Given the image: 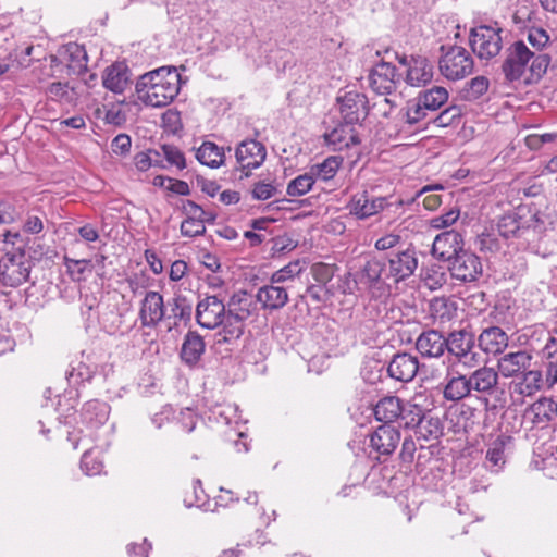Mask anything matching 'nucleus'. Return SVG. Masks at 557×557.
Instances as JSON below:
<instances>
[{
    "label": "nucleus",
    "instance_id": "obj_50",
    "mask_svg": "<svg viewBox=\"0 0 557 557\" xmlns=\"http://www.w3.org/2000/svg\"><path fill=\"white\" fill-rule=\"evenodd\" d=\"M523 374V381L521 385L524 386L521 388L522 393L532 394L535 391L541 388L542 384V373L539 370H527Z\"/></svg>",
    "mask_w": 557,
    "mask_h": 557
},
{
    "label": "nucleus",
    "instance_id": "obj_4",
    "mask_svg": "<svg viewBox=\"0 0 557 557\" xmlns=\"http://www.w3.org/2000/svg\"><path fill=\"white\" fill-rule=\"evenodd\" d=\"M552 58L547 53L532 51L523 40H517L506 48L500 70L504 82H518L530 72L531 78L541 79L547 72Z\"/></svg>",
    "mask_w": 557,
    "mask_h": 557
},
{
    "label": "nucleus",
    "instance_id": "obj_31",
    "mask_svg": "<svg viewBox=\"0 0 557 557\" xmlns=\"http://www.w3.org/2000/svg\"><path fill=\"white\" fill-rule=\"evenodd\" d=\"M404 400L397 396H385L381 398L373 408L374 417L382 425H392L398 422Z\"/></svg>",
    "mask_w": 557,
    "mask_h": 557
},
{
    "label": "nucleus",
    "instance_id": "obj_33",
    "mask_svg": "<svg viewBox=\"0 0 557 557\" xmlns=\"http://www.w3.org/2000/svg\"><path fill=\"white\" fill-rule=\"evenodd\" d=\"M224 148L212 141H203L196 150V159L199 163L211 169L220 168L224 163Z\"/></svg>",
    "mask_w": 557,
    "mask_h": 557
},
{
    "label": "nucleus",
    "instance_id": "obj_59",
    "mask_svg": "<svg viewBox=\"0 0 557 557\" xmlns=\"http://www.w3.org/2000/svg\"><path fill=\"white\" fill-rule=\"evenodd\" d=\"M44 213L38 212V214H34L32 212L27 213L26 220L23 225V231L28 234H38L44 230Z\"/></svg>",
    "mask_w": 557,
    "mask_h": 557
},
{
    "label": "nucleus",
    "instance_id": "obj_49",
    "mask_svg": "<svg viewBox=\"0 0 557 557\" xmlns=\"http://www.w3.org/2000/svg\"><path fill=\"white\" fill-rule=\"evenodd\" d=\"M529 44L537 51L536 53H543L542 50L548 45L549 36L547 32L540 27H532L528 32Z\"/></svg>",
    "mask_w": 557,
    "mask_h": 557
},
{
    "label": "nucleus",
    "instance_id": "obj_28",
    "mask_svg": "<svg viewBox=\"0 0 557 557\" xmlns=\"http://www.w3.org/2000/svg\"><path fill=\"white\" fill-rule=\"evenodd\" d=\"M129 81V69L124 62L111 64L104 70L102 75L103 86L114 94H122L128 86Z\"/></svg>",
    "mask_w": 557,
    "mask_h": 557
},
{
    "label": "nucleus",
    "instance_id": "obj_60",
    "mask_svg": "<svg viewBox=\"0 0 557 557\" xmlns=\"http://www.w3.org/2000/svg\"><path fill=\"white\" fill-rule=\"evenodd\" d=\"M17 212L14 203L9 199L0 200V223L10 224L15 221Z\"/></svg>",
    "mask_w": 557,
    "mask_h": 557
},
{
    "label": "nucleus",
    "instance_id": "obj_10",
    "mask_svg": "<svg viewBox=\"0 0 557 557\" xmlns=\"http://www.w3.org/2000/svg\"><path fill=\"white\" fill-rule=\"evenodd\" d=\"M446 350L457 362L465 366H474L479 361V352L475 351L476 338L473 332L462 329L453 331L446 337Z\"/></svg>",
    "mask_w": 557,
    "mask_h": 557
},
{
    "label": "nucleus",
    "instance_id": "obj_11",
    "mask_svg": "<svg viewBox=\"0 0 557 557\" xmlns=\"http://www.w3.org/2000/svg\"><path fill=\"white\" fill-rule=\"evenodd\" d=\"M470 391L480 394L475 401L483 406L486 412L496 410L497 406L491 403L487 395H492L497 389L498 372L493 368L481 367L467 375Z\"/></svg>",
    "mask_w": 557,
    "mask_h": 557
},
{
    "label": "nucleus",
    "instance_id": "obj_21",
    "mask_svg": "<svg viewBox=\"0 0 557 557\" xmlns=\"http://www.w3.org/2000/svg\"><path fill=\"white\" fill-rule=\"evenodd\" d=\"M463 250V238L455 230L445 231L438 234L432 246V253L441 261H449Z\"/></svg>",
    "mask_w": 557,
    "mask_h": 557
},
{
    "label": "nucleus",
    "instance_id": "obj_56",
    "mask_svg": "<svg viewBox=\"0 0 557 557\" xmlns=\"http://www.w3.org/2000/svg\"><path fill=\"white\" fill-rule=\"evenodd\" d=\"M102 462L97 460L89 451H85L81 459V469L87 475H96L102 470Z\"/></svg>",
    "mask_w": 557,
    "mask_h": 557
},
{
    "label": "nucleus",
    "instance_id": "obj_63",
    "mask_svg": "<svg viewBox=\"0 0 557 557\" xmlns=\"http://www.w3.org/2000/svg\"><path fill=\"white\" fill-rule=\"evenodd\" d=\"M296 247L294 242L287 236H278L272 238L271 253L272 256L282 255L293 250Z\"/></svg>",
    "mask_w": 557,
    "mask_h": 557
},
{
    "label": "nucleus",
    "instance_id": "obj_17",
    "mask_svg": "<svg viewBox=\"0 0 557 557\" xmlns=\"http://www.w3.org/2000/svg\"><path fill=\"white\" fill-rule=\"evenodd\" d=\"M387 200L384 197H374L367 190L357 193L351 196L347 203L349 213L358 220L368 219L381 212L386 206Z\"/></svg>",
    "mask_w": 557,
    "mask_h": 557
},
{
    "label": "nucleus",
    "instance_id": "obj_41",
    "mask_svg": "<svg viewBox=\"0 0 557 557\" xmlns=\"http://www.w3.org/2000/svg\"><path fill=\"white\" fill-rule=\"evenodd\" d=\"M486 468L498 472L506 463L505 459V440L497 437L486 451Z\"/></svg>",
    "mask_w": 557,
    "mask_h": 557
},
{
    "label": "nucleus",
    "instance_id": "obj_40",
    "mask_svg": "<svg viewBox=\"0 0 557 557\" xmlns=\"http://www.w3.org/2000/svg\"><path fill=\"white\" fill-rule=\"evenodd\" d=\"M168 305L170 306L172 313L168 318L173 317L175 320L184 323H187L191 320L193 304L187 298V296L183 294H174L173 298L169 300Z\"/></svg>",
    "mask_w": 557,
    "mask_h": 557
},
{
    "label": "nucleus",
    "instance_id": "obj_48",
    "mask_svg": "<svg viewBox=\"0 0 557 557\" xmlns=\"http://www.w3.org/2000/svg\"><path fill=\"white\" fill-rule=\"evenodd\" d=\"M206 233V225L202 224V220L196 218L185 219L181 223V234L184 237H197L202 236Z\"/></svg>",
    "mask_w": 557,
    "mask_h": 557
},
{
    "label": "nucleus",
    "instance_id": "obj_39",
    "mask_svg": "<svg viewBox=\"0 0 557 557\" xmlns=\"http://www.w3.org/2000/svg\"><path fill=\"white\" fill-rule=\"evenodd\" d=\"M343 161L344 159L341 156H330L321 163L312 165L310 168V172L314 180L318 178L326 182L336 175L343 164Z\"/></svg>",
    "mask_w": 557,
    "mask_h": 557
},
{
    "label": "nucleus",
    "instance_id": "obj_13",
    "mask_svg": "<svg viewBox=\"0 0 557 557\" xmlns=\"http://www.w3.org/2000/svg\"><path fill=\"white\" fill-rule=\"evenodd\" d=\"M448 269L454 278L461 282H473L482 275L480 258L468 250H462L448 261Z\"/></svg>",
    "mask_w": 557,
    "mask_h": 557
},
{
    "label": "nucleus",
    "instance_id": "obj_57",
    "mask_svg": "<svg viewBox=\"0 0 557 557\" xmlns=\"http://www.w3.org/2000/svg\"><path fill=\"white\" fill-rule=\"evenodd\" d=\"M276 187L271 183L257 182L251 189L252 198L256 200H267L276 194Z\"/></svg>",
    "mask_w": 557,
    "mask_h": 557
},
{
    "label": "nucleus",
    "instance_id": "obj_46",
    "mask_svg": "<svg viewBox=\"0 0 557 557\" xmlns=\"http://www.w3.org/2000/svg\"><path fill=\"white\" fill-rule=\"evenodd\" d=\"M462 110L458 106H450L446 109H444L442 112H440L434 117L430 119L429 122H432L438 127H447L456 122H458L461 119Z\"/></svg>",
    "mask_w": 557,
    "mask_h": 557
},
{
    "label": "nucleus",
    "instance_id": "obj_36",
    "mask_svg": "<svg viewBox=\"0 0 557 557\" xmlns=\"http://www.w3.org/2000/svg\"><path fill=\"white\" fill-rule=\"evenodd\" d=\"M456 302L446 297H435L429 302V313L440 323H446L456 317Z\"/></svg>",
    "mask_w": 557,
    "mask_h": 557
},
{
    "label": "nucleus",
    "instance_id": "obj_54",
    "mask_svg": "<svg viewBox=\"0 0 557 557\" xmlns=\"http://www.w3.org/2000/svg\"><path fill=\"white\" fill-rule=\"evenodd\" d=\"M476 242L481 251L494 253L500 250V243L492 232H483Z\"/></svg>",
    "mask_w": 557,
    "mask_h": 557
},
{
    "label": "nucleus",
    "instance_id": "obj_42",
    "mask_svg": "<svg viewBox=\"0 0 557 557\" xmlns=\"http://www.w3.org/2000/svg\"><path fill=\"white\" fill-rule=\"evenodd\" d=\"M490 86V82L484 76H476L468 82L461 89V98L467 101H474L483 96Z\"/></svg>",
    "mask_w": 557,
    "mask_h": 557
},
{
    "label": "nucleus",
    "instance_id": "obj_2",
    "mask_svg": "<svg viewBox=\"0 0 557 557\" xmlns=\"http://www.w3.org/2000/svg\"><path fill=\"white\" fill-rule=\"evenodd\" d=\"M225 309L224 331L215 333L214 344L218 347L226 345V350L233 351L244 335L246 321L258 311L257 300L248 292L238 290L226 296Z\"/></svg>",
    "mask_w": 557,
    "mask_h": 557
},
{
    "label": "nucleus",
    "instance_id": "obj_25",
    "mask_svg": "<svg viewBox=\"0 0 557 557\" xmlns=\"http://www.w3.org/2000/svg\"><path fill=\"white\" fill-rule=\"evenodd\" d=\"M257 304L260 302L262 308L270 311L282 309L288 302L287 288L278 284H270L260 287L255 297Z\"/></svg>",
    "mask_w": 557,
    "mask_h": 557
},
{
    "label": "nucleus",
    "instance_id": "obj_64",
    "mask_svg": "<svg viewBox=\"0 0 557 557\" xmlns=\"http://www.w3.org/2000/svg\"><path fill=\"white\" fill-rule=\"evenodd\" d=\"M132 140L127 134H119L111 143V149L115 154H126L131 150Z\"/></svg>",
    "mask_w": 557,
    "mask_h": 557
},
{
    "label": "nucleus",
    "instance_id": "obj_38",
    "mask_svg": "<svg viewBox=\"0 0 557 557\" xmlns=\"http://www.w3.org/2000/svg\"><path fill=\"white\" fill-rule=\"evenodd\" d=\"M418 98L424 109L435 112L448 101V91L444 87L434 86L419 92Z\"/></svg>",
    "mask_w": 557,
    "mask_h": 557
},
{
    "label": "nucleus",
    "instance_id": "obj_24",
    "mask_svg": "<svg viewBox=\"0 0 557 557\" xmlns=\"http://www.w3.org/2000/svg\"><path fill=\"white\" fill-rule=\"evenodd\" d=\"M446 337L436 330L422 332L416 342V348L422 357L440 358L446 351Z\"/></svg>",
    "mask_w": 557,
    "mask_h": 557
},
{
    "label": "nucleus",
    "instance_id": "obj_61",
    "mask_svg": "<svg viewBox=\"0 0 557 557\" xmlns=\"http://www.w3.org/2000/svg\"><path fill=\"white\" fill-rule=\"evenodd\" d=\"M541 357L545 361V363H548V361H556L557 360V336L555 335H548L545 339V345L541 349Z\"/></svg>",
    "mask_w": 557,
    "mask_h": 557
},
{
    "label": "nucleus",
    "instance_id": "obj_23",
    "mask_svg": "<svg viewBox=\"0 0 557 557\" xmlns=\"http://www.w3.org/2000/svg\"><path fill=\"white\" fill-rule=\"evenodd\" d=\"M434 75V67L431 61L420 54H413L408 62L406 83L412 87H422L431 83Z\"/></svg>",
    "mask_w": 557,
    "mask_h": 557
},
{
    "label": "nucleus",
    "instance_id": "obj_58",
    "mask_svg": "<svg viewBox=\"0 0 557 557\" xmlns=\"http://www.w3.org/2000/svg\"><path fill=\"white\" fill-rule=\"evenodd\" d=\"M458 209H450L446 213L435 216L431 220V226L434 228H446L453 225L459 218Z\"/></svg>",
    "mask_w": 557,
    "mask_h": 557
},
{
    "label": "nucleus",
    "instance_id": "obj_19",
    "mask_svg": "<svg viewBox=\"0 0 557 557\" xmlns=\"http://www.w3.org/2000/svg\"><path fill=\"white\" fill-rule=\"evenodd\" d=\"M397 69L391 62H379L369 73L370 87L380 95L396 90Z\"/></svg>",
    "mask_w": 557,
    "mask_h": 557
},
{
    "label": "nucleus",
    "instance_id": "obj_37",
    "mask_svg": "<svg viewBox=\"0 0 557 557\" xmlns=\"http://www.w3.org/2000/svg\"><path fill=\"white\" fill-rule=\"evenodd\" d=\"M96 373V367H91L84 360L75 359L66 371V380L70 385L78 386L85 382H89Z\"/></svg>",
    "mask_w": 557,
    "mask_h": 557
},
{
    "label": "nucleus",
    "instance_id": "obj_32",
    "mask_svg": "<svg viewBox=\"0 0 557 557\" xmlns=\"http://www.w3.org/2000/svg\"><path fill=\"white\" fill-rule=\"evenodd\" d=\"M385 267L386 264L382 260L369 259L356 274V283L361 284L366 289L377 286L382 281Z\"/></svg>",
    "mask_w": 557,
    "mask_h": 557
},
{
    "label": "nucleus",
    "instance_id": "obj_53",
    "mask_svg": "<svg viewBox=\"0 0 557 557\" xmlns=\"http://www.w3.org/2000/svg\"><path fill=\"white\" fill-rule=\"evenodd\" d=\"M90 261L86 259L75 260L69 257L64 258V264L67 268V272L70 273L72 280L76 282H81L84 278L86 265Z\"/></svg>",
    "mask_w": 557,
    "mask_h": 557
},
{
    "label": "nucleus",
    "instance_id": "obj_18",
    "mask_svg": "<svg viewBox=\"0 0 557 557\" xmlns=\"http://www.w3.org/2000/svg\"><path fill=\"white\" fill-rule=\"evenodd\" d=\"M370 447L379 454L376 458L381 461V457L384 460L389 457L397 448L400 442V432L393 425H380L369 436Z\"/></svg>",
    "mask_w": 557,
    "mask_h": 557
},
{
    "label": "nucleus",
    "instance_id": "obj_20",
    "mask_svg": "<svg viewBox=\"0 0 557 557\" xmlns=\"http://www.w3.org/2000/svg\"><path fill=\"white\" fill-rule=\"evenodd\" d=\"M323 138L327 145L333 146L334 150H343L361 144L356 125L344 120H341L333 129L324 133Z\"/></svg>",
    "mask_w": 557,
    "mask_h": 557
},
{
    "label": "nucleus",
    "instance_id": "obj_47",
    "mask_svg": "<svg viewBox=\"0 0 557 557\" xmlns=\"http://www.w3.org/2000/svg\"><path fill=\"white\" fill-rule=\"evenodd\" d=\"M47 96L52 101L71 103L72 95L67 83H51L46 90Z\"/></svg>",
    "mask_w": 557,
    "mask_h": 557
},
{
    "label": "nucleus",
    "instance_id": "obj_45",
    "mask_svg": "<svg viewBox=\"0 0 557 557\" xmlns=\"http://www.w3.org/2000/svg\"><path fill=\"white\" fill-rule=\"evenodd\" d=\"M160 148L168 166H175L180 171L187 166L185 156L180 148L169 144L161 145Z\"/></svg>",
    "mask_w": 557,
    "mask_h": 557
},
{
    "label": "nucleus",
    "instance_id": "obj_29",
    "mask_svg": "<svg viewBox=\"0 0 557 557\" xmlns=\"http://www.w3.org/2000/svg\"><path fill=\"white\" fill-rule=\"evenodd\" d=\"M109 414L110 406L108 403L91 399L83 405L81 410V421L89 428L97 429L108 421Z\"/></svg>",
    "mask_w": 557,
    "mask_h": 557
},
{
    "label": "nucleus",
    "instance_id": "obj_35",
    "mask_svg": "<svg viewBox=\"0 0 557 557\" xmlns=\"http://www.w3.org/2000/svg\"><path fill=\"white\" fill-rule=\"evenodd\" d=\"M424 419L425 412L421 406L404 400L397 422L399 428L422 429L424 428Z\"/></svg>",
    "mask_w": 557,
    "mask_h": 557
},
{
    "label": "nucleus",
    "instance_id": "obj_1",
    "mask_svg": "<svg viewBox=\"0 0 557 557\" xmlns=\"http://www.w3.org/2000/svg\"><path fill=\"white\" fill-rule=\"evenodd\" d=\"M552 224L549 214L541 211L534 203L521 205L500 215L496 222L498 234L505 239H540Z\"/></svg>",
    "mask_w": 557,
    "mask_h": 557
},
{
    "label": "nucleus",
    "instance_id": "obj_5",
    "mask_svg": "<svg viewBox=\"0 0 557 557\" xmlns=\"http://www.w3.org/2000/svg\"><path fill=\"white\" fill-rule=\"evenodd\" d=\"M3 236L0 248L2 285L17 287L29 278L30 261L26 258L25 243L20 233L8 231Z\"/></svg>",
    "mask_w": 557,
    "mask_h": 557
},
{
    "label": "nucleus",
    "instance_id": "obj_34",
    "mask_svg": "<svg viewBox=\"0 0 557 557\" xmlns=\"http://www.w3.org/2000/svg\"><path fill=\"white\" fill-rule=\"evenodd\" d=\"M64 58L73 74L82 75L87 71L88 57L83 46L75 42L67 44L64 46Z\"/></svg>",
    "mask_w": 557,
    "mask_h": 557
},
{
    "label": "nucleus",
    "instance_id": "obj_7",
    "mask_svg": "<svg viewBox=\"0 0 557 557\" xmlns=\"http://www.w3.org/2000/svg\"><path fill=\"white\" fill-rule=\"evenodd\" d=\"M441 46L442 57L438 60V69L444 77L449 81H459L473 71V59L470 53L460 46Z\"/></svg>",
    "mask_w": 557,
    "mask_h": 557
},
{
    "label": "nucleus",
    "instance_id": "obj_9",
    "mask_svg": "<svg viewBox=\"0 0 557 557\" xmlns=\"http://www.w3.org/2000/svg\"><path fill=\"white\" fill-rule=\"evenodd\" d=\"M503 29L488 25H480L470 32L469 44L474 54L481 60H490L502 50Z\"/></svg>",
    "mask_w": 557,
    "mask_h": 557
},
{
    "label": "nucleus",
    "instance_id": "obj_52",
    "mask_svg": "<svg viewBox=\"0 0 557 557\" xmlns=\"http://www.w3.org/2000/svg\"><path fill=\"white\" fill-rule=\"evenodd\" d=\"M311 271L313 278L322 286H325L334 276V265L322 262L313 264Z\"/></svg>",
    "mask_w": 557,
    "mask_h": 557
},
{
    "label": "nucleus",
    "instance_id": "obj_16",
    "mask_svg": "<svg viewBox=\"0 0 557 557\" xmlns=\"http://www.w3.org/2000/svg\"><path fill=\"white\" fill-rule=\"evenodd\" d=\"M139 320L144 327L154 329L165 318L163 296L159 292L149 290L140 301Z\"/></svg>",
    "mask_w": 557,
    "mask_h": 557
},
{
    "label": "nucleus",
    "instance_id": "obj_8",
    "mask_svg": "<svg viewBox=\"0 0 557 557\" xmlns=\"http://www.w3.org/2000/svg\"><path fill=\"white\" fill-rule=\"evenodd\" d=\"M336 107L342 120L360 126L370 113L368 97L357 90H339Z\"/></svg>",
    "mask_w": 557,
    "mask_h": 557
},
{
    "label": "nucleus",
    "instance_id": "obj_14",
    "mask_svg": "<svg viewBox=\"0 0 557 557\" xmlns=\"http://www.w3.org/2000/svg\"><path fill=\"white\" fill-rule=\"evenodd\" d=\"M441 387L443 398L447 401L458 403L472 397L467 375L460 373L454 364L447 367Z\"/></svg>",
    "mask_w": 557,
    "mask_h": 557
},
{
    "label": "nucleus",
    "instance_id": "obj_51",
    "mask_svg": "<svg viewBox=\"0 0 557 557\" xmlns=\"http://www.w3.org/2000/svg\"><path fill=\"white\" fill-rule=\"evenodd\" d=\"M429 112V110L422 107V103H420V100L417 97L412 102L408 104L406 113L407 123L411 125L418 124L428 117Z\"/></svg>",
    "mask_w": 557,
    "mask_h": 557
},
{
    "label": "nucleus",
    "instance_id": "obj_6",
    "mask_svg": "<svg viewBox=\"0 0 557 557\" xmlns=\"http://www.w3.org/2000/svg\"><path fill=\"white\" fill-rule=\"evenodd\" d=\"M226 293H200L195 309V319L199 326L207 330L224 331Z\"/></svg>",
    "mask_w": 557,
    "mask_h": 557
},
{
    "label": "nucleus",
    "instance_id": "obj_3",
    "mask_svg": "<svg viewBox=\"0 0 557 557\" xmlns=\"http://www.w3.org/2000/svg\"><path fill=\"white\" fill-rule=\"evenodd\" d=\"M145 104L161 108L171 103L181 89V75L174 66H161L143 74L135 86Z\"/></svg>",
    "mask_w": 557,
    "mask_h": 557
},
{
    "label": "nucleus",
    "instance_id": "obj_22",
    "mask_svg": "<svg viewBox=\"0 0 557 557\" xmlns=\"http://www.w3.org/2000/svg\"><path fill=\"white\" fill-rule=\"evenodd\" d=\"M418 370V358L408 352H398L394 355L387 367L389 377L405 383L412 381L417 375Z\"/></svg>",
    "mask_w": 557,
    "mask_h": 557
},
{
    "label": "nucleus",
    "instance_id": "obj_27",
    "mask_svg": "<svg viewBox=\"0 0 557 557\" xmlns=\"http://www.w3.org/2000/svg\"><path fill=\"white\" fill-rule=\"evenodd\" d=\"M532 356L525 350L505 354L498 360V371L505 377L524 373L531 366Z\"/></svg>",
    "mask_w": 557,
    "mask_h": 557
},
{
    "label": "nucleus",
    "instance_id": "obj_44",
    "mask_svg": "<svg viewBox=\"0 0 557 557\" xmlns=\"http://www.w3.org/2000/svg\"><path fill=\"white\" fill-rule=\"evenodd\" d=\"M313 184H314V178H313L311 172L305 173V174L298 175L297 177H295L294 180H292L288 183L286 193H287V195H289L292 197H299V196L307 194L309 190H311Z\"/></svg>",
    "mask_w": 557,
    "mask_h": 557
},
{
    "label": "nucleus",
    "instance_id": "obj_30",
    "mask_svg": "<svg viewBox=\"0 0 557 557\" xmlns=\"http://www.w3.org/2000/svg\"><path fill=\"white\" fill-rule=\"evenodd\" d=\"M508 345V336L499 326L484 329L478 338V346L486 354L497 355Z\"/></svg>",
    "mask_w": 557,
    "mask_h": 557
},
{
    "label": "nucleus",
    "instance_id": "obj_26",
    "mask_svg": "<svg viewBox=\"0 0 557 557\" xmlns=\"http://www.w3.org/2000/svg\"><path fill=\"white\" fill-rule=\"evenodd\" d=\"M205 350L203 337L197 331L189 330L184 336L180 357L186 366L193 368L198 364Z\"/></svg>",
    "mask_w": 557,
    "mask_h": 557
},
{
    "label": "nucleus",
    "instance_id": "obj_62",
    "mask_svg": "<svg viewBox=\"0 0 557 557\" xmlns=\"http://www.w3.org/2000/svg\"><path fill=\"white\" fill-rule=\"evenodd\" d=\"M417 451L416 442L412 437H405L401 444V449L399 453V459L403 463L411 465L414 460V454Z\"/></svg>",
    "mask_w": 557,
    "mask_h": 557
},
{
    "label": "nucleus",
    "instance_id": "obj_15",
    "mask_svg": "<svg viewBox=\"0 0 557 557\" xmlns=\"http://www.w3.org/2000/svg\"><path fill=\"white\" fill-rule=\"evenodd\" d=\"M238 169L249 176V171L262 165L267 157V149L263 144L255 139L242 141L235 151Z\"/></svg>",
    "mask_w": 557,
    "mask_h": 557
},
{
    "label": "nucleus",
    "instance_id": "obj_55",
    "mask_svg": "<svg viewBox=\"0 0 557 557\" xmlns=\"http://www.w3.org/2000/svg\"><path fill=\"white\" fill-rule=\"evenodd\" d=\"M161 120L162 126L168 132L175 134L182 128L181 113L176 110H166L162 113Z\"/></svg>",
    "mask_w": 557,
    "mask_h": 557
},
{
    "label": "nucleus",
    "instance_id": "obj_12",
    "mask_svg": "<svg viewBox=\"0 0 557 557\" xmlns=\"http://www.w3.org/2000/svg\"><path fill=\"white\" fill-rule=\"evenodd\" d=\"M418 268L417 250L412 245L405 249L393 250L388 255V274L395 283L405 281L413 275Z\"/></svg>",
    "mask_w": 557,
    "mask_h": 557
},
{
    "label": "nucleus",
    "instance_id": "obj_43",
    "mask_svg": "<svg viewBox=\"0 0 557 557\" xmlns=\"http://www.w3.org/2000/svg\"><path fill=\"white\" fill-rule=\"evenodd\" d=\"M306 268V262L300 261L299 259L289 262L282 269L275 271L272 275L270 281L273 284H281L285 283L287 281H292L294 277L300 275L302 271Z\"/></svg>",
    "mask_w": 557,
    "mask_h": 557
}]
</instances>
